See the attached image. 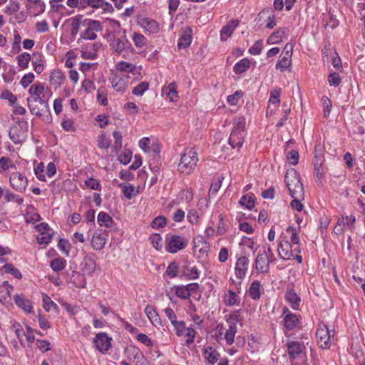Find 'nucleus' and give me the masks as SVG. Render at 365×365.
Segmentation results:
<instances>
[{
	"label": "nucleus",
	"instance_id": "f257e3e1",
	"mask_svg": "<svg viewBox=\"0 0 365 365\" xmlns=\"http://www.w3.org/2000/svg\"><path fill=\"white\" fill-rule=\"evenodd\" d=\"M198 160L197 153L194 148L186 149L181 155L178 165V171L181 173L190 174L195 169Z\"/></svg>",
	"mask_w": 365,
	"mask_h": 365
},
{
	"label": "nucleus",
	"instance_id": "f03ea898",
	"mask_svg": "<svg viewBox=\"0 0 365 365\" xmlns=\"http://www.w3.org/2000/svg\"><path fill=\"white\" fill-rule=\"evenodd\" d=\"M284 181L292 198H304V192L303 185L296 171L287 172Z\"/></svg>",
	"mask_w": 365,
	"mask_h": 365
},
{
	"label": "nucleus",
	"instance_id": "7ed1b4c3",
	"mask_svg": "<svg viewBox=\"0 0 365 365\" xmlns=\"http://www.w3.org/2000/svg\"><path fill=\"white\" fill-rule=\"evenodd\" d=\"M245 123V119L243 117L238 118L234 123V127L229 138V143L233 148H240L243 144Z\"/></svg>",
	"mask_w": 365,
	"mask_h": 365
},
{
	"label": "nucleus",
	"instance_id": "20e7f679",
	"mask_svg": "<svg viewBox=\"0 0 365 365\" xmlns=\"http://www.w3.org/2000/svg\"><path fill=\"white\" fill-rule=\"evenodd\" d=\"M331 331L324 322L318 324L316 331V336L319 346L322 349H328L331 345V338L334 337V333L331 334Z\"/></svg>",
	"mask_w": 365,
	"mask_h": 365
},
{
	"label": "nucleus",
	"instance_id": "39448f33",
	"mask_svg": "<svg viewBox=\"0 0 365 365\" xmlns=\"http://www.w3.org/2000/svg\"><path fill=\"white\" fill-rule=\"evenodd\" d=\"M187 246V240L180 235H172L166 237L165 249L170 253H176L185 249Z\"/></svg>",
	"mask_w": 365,
	"mask_h": 365
},
{
	"label": "nucleus",
	"instance_id": "423d86ee",
	"mask_svg": "<svg viewBox=\"0 0 365 365\" xmlns=\"http://www.w3.org/2000/svg\"><path fill=\"white\" fill-rule=\"evenodd\" d=\"M43 97H29L27 98L28 106L33 114L38 116L41 115V112L48 108L47 101L43 100Z\"/></svg>",
	"mask_w": 365,
	"mask_h": 365
},
{
	"label": "nucleus",
	"instance_id": "0eeeda50",
	"mask_svg": "<svg viewBox=\"0 0 365 365\" xmlns=\"http://www.w3.org/2000/svg\"><path fill=\"white\" fill-rule=\"evenodd\" d=\"M270 262H272V259L269 258L267 253L264 250L259 251L255 259V268L259 273H267Z\"/></svg>",
	"mask_w": 365,
	"mask_h": 365
},
{
	"label": "nucleus",
	"instance_id": "6e6552de",
	"mask_svg": "<svg viewBox=\"0 0 365 365\" xmlns=\"http://www.w3.org/2000/svg\"><path fill=\"white\" fill-rule=\"evenodd\" d=\"M80 6L83 9L91 6L94 9H102L105 12H113L112 5L105 0H80Z\"/></svg>",
	"mask_w": 365,
	"mask_h": 365
},
{
	"label": "nucleus",
	"instance_id": "1a4fd4ad",
	"mask_svg": "<svg viewBox=\"0 0 365 365\" xmlns=\"http://www.w3.org/2000/svg\"><path fill=\"white\" fill-rule=\"evenodd\" d=\"M108 237V233L106 230H98L95 231L91 242L92 247L95 250H101L106 243Z\"/></svg>",
	"mask_w": 365,
	"mask_h": 365
},
{
	"label": "nucleus",
	"instance_id": "9d476101",
	"mask_svg": "<svg viewBox=\"0 0 365 365\" xmlns=\"http://www.w3.org/2000/svg\"><path fill=\"white\" fill-rule=\"evenodd\" d=\"M11 186L19 192H24L27 186V178L20 173H13L9 178Z\"/></svg>",
	"mask_w": 365,
	"mask_h": 365
},
{
	"label": "nucleus",
	"instance_id": "9b49d317",
	"mask_svg": "<svg viewBox=\"0 0 365 365\" xmlns=\"http://www.w3.org/2000/svg\"><path fill=\"white\" fill-rule=\"evenodd\" d=\"M110 340L111 339L106 334L99 333L93 339V343L99 351L103 352L108 351L110 347Z\"/></svg>",
	"mask_w": 365,
	"mask_h": 365
},
{
	"label": "nucleus",
	"instance_id": "f8f14e48",
	"mask_svg": "<svg viewBox=\"0 0 365 365\" xmlns=\"http://www.w3.org/2000/svg\"><path fill=\"white\" fill-rule=\"evenodd\" d=\"M9 135L15 144H19L26 140V131L19 125H14L9 130Z\"/></svg>",
	"mask_w": 365,
	"mask_h": 365
},
{
	"label": "nucleus",
	"instance_id": "ddd939ff",
	"mask_svg": "<svg viewBox=\"0 0 365 365\" xmlns=\"http://www.w3.org/2000/svg\"><path fill=\"white\" fill-rule=\"evenodd\" d=\"M317 151L318 146H316L314 165L316 176L317 177L318 180L321 181L325 173V169L322 166L324 159V157L321 155V153H318Z\"/></svg>",
	"mask_w": 365,
	"mask_h": 365
},
{
	"label": "nucleus",
	"instance_id": "4468645a",
	"mask_svg": "<svg viewBox=\"0 0 365 365\" xmlns=\"http://www.w3.org/2000/svg\"><path fill=\"white\" fill-rule=\"evenodd\" d=\"M250 260L247 257H240L237 259L235 266V274L238 279H243L248 269Z\"/></svg>",
	"mask_w": 365,
	"mask_h": 365
},
{
	"label": "nucleus",
	"instance_id": "2eb2a0df",
	"mask_svg": "<svg viewBox=\"0 0 365 365\" xmlns=\"http://www.w3.org/2000/svg\"><path fill=\"white\" fill-rule=\"evenodd\" d=\"M287 351L291 359H295L305 349V346L302 342L290 341L287 343Z\"/></svg>",
	"mask_w": 365,
	"mask_h": 365
},
{
	"label": "nucleus",
	"instance_id": "dca6fc26",
	"mask_svg": "<svg viewBox=\"0 0 365 365\" xmlns=\"http://www.w3.org/2000/svg\"><path fill=\"white\" fill-rule=\"evenodd\" d=\"M283 315H284V326L287 329L292 330L297 326L299 319L297 314L292 313L287 308H284Z\"/></svg>",
	"mask_w": 365,
	"mask_h": 365
},
{
	"label": "nucleus",
	"instance_id": "f3484780",
	"mask_svg": "<svg viewBox=\"0 0 365 365\" xmlns=\"http://www.w3.org/2000/svg\"><path fill=\"white\" fill-rule=\"evenodd\" d=\"M230 327L229 329L226 331L225 339L227 344L231 345L234 342L235 336L237 332V317L230 315Z\"/></svg>",
	"mask_w": 365,
	"mask_h": 365
},
{
	"label": "nucleus",
	"instance_id": "a211bd4d",
	"mask_svg": "<svg viewBox=\"0 0 365 365\" xmlns=\"http://www.w3.org/2000/svg\"><path fill=\"white\" fill-rule=\"evenodd\" d=\"M240 24L239 20L233 19L229 21L220 31V37L222 41H226L232 34L235 29Z\"/></svg>",
	"mask_w": 365,
	"mask_h": 365
},
{
	"label": "nucleus",
	"instance_id": "6ab92c4d",
	"mask_svg": "<svg viewBox=\"0 0 365 365\" xmlns=\"http://www.w3.org/2000/svg\"><path fill=\"white\" fill-rule=\"evenodd\" d=\"M192 31L190 27L185 28L178 43V48H185L190 45L192 42Z\"/></svg>",
	"mask_w": 365,
	"mask_h": 365
},
{
	"label": "nucleus",
	"instance_id": "aec40b11",
	"mask_svg": "<svg viewBox=\"0 0 365 365\" xmlns=\"http://www.w3.org/2000/svg\"><path fill=\"white\" fill-rule=\"evenodd\" d=\"M65 79V76L63 72L60 70H54L51 72L49 81L51 85L54 86L55 88H58L61 86L63 81Z\"/></svg>",
	"mask_w": 365,
	"mask_h": 365
},
{
	"label": "nucleus",
	"instance_id": "412c9836",
	"mask_svg": "<svg viewBox=\"0 0 365 365\" xmlns=\"http://www.w3.org/2000/svg\"><path fill=\"white\" fill-rule=\"evenodd\" d=\"M287 31L288 30L286 28L278 29L268 38L267 43L269 44H274L281 42Z\"/></svg>",
	"mask_w": 365,
	"mask_h": 365
},
{
	"label": "nucleus",
	"instance_id": "4be33fe9",
	"mask_svg": "<svg viewBox=\"0 0 365 365\" xmlns=\"http://www.w3.org/2000/svg\"><path fill=\"white\" fill-rule=\"evenodd\" d=\"M285 298L287 301L291 304L292 309H298L301 299L293 289H289L286 292Z\"/></svg>",
	"mask_w": 365,
	"mask_h": 365
},
{
	"label": "nucleus",
	"instance_id": "5701e85b",
	"mask_svg": "<svg viewBox=\"0 0 365 365\" xmlns=\"http://www.w3.org/2000/svg\"><path fill=\"white\" fill-rule=\"evenodd\" d=\"M14 302L19 308H21L26 312H31L33 307L30 300L21 296L16 295L14 297Z\"/></svg>",
	"mask_w": 365,
	"mask_h": 365
},
{
	"label": "nucleus",
	"instance_id": "b1692460",
	"mask_svg": "<svg viewBox=\"0 0 365 365\" xmlns=\"http://www.w3.org/2000/svg\"><path fill=\"white\" fill-rule=\"evenodd\" d=\"M289 242H285L284 243L280 242L278 246V252L279 255L281 258L284 259H289L294 257L292 250H289L287 248L290 247Z\"/></svg>",
	"mask_w": 365,
	"mask_h": 365
},
{
	"label": "nucleus",
	"instance_id": "393cba45",
	"mask_svg": "<svg viewBox=\"0 0 365 365\" xmlns=\"http://www.w3.org/2000/svg\"><path fill=\"white\" fill-rule=\"evenodd\" d=\"M127 43H128V41L125 38V37L122 38H114L110 43V46L112 47L114 52L120 54L125 49Z\"/></svg>",
	"mask_w": 365,
	"mask_h": 365
},
{
	"label": "nucleus",
	"instance_id": "a878e982",
	"mask_svg": "<svg viewBox=\"0 0 365 365\" xmlns=\"http://www.w3.org/2000/svg\"><path fill=\"white\" fill-rule=\"evenodd\" d=\"M219 353L212 347H207L205 349L204 357L211 364H214L219 359Z\"/></svg>",
	"mask_w": 365,
	"mask_h": 365
},
{
	"label": "nucleus",
	"instance_id": "bb28decb",
	"mask_svg": "<svg viewBox=\"0 0 365 365\" xmlns=\"http://www.w3.org/2000/svg\"><path fill=\"white\" fill-rule=\"evenodd\" d=\"M45 87L43 83H38L31 86L29 89L31 97H44Z\"/></svg>",
	"mask_w": 365,
	"mask_h": 365
},
{
	"label": "nucleus",
	"instance_id": "cd10ccee",
	"mask_svg": "<svg viewBox=\"0 0 365 365\" xmlns=\"http://www.w3.org/2000/svg\"><path fill=\"white\" fill-rule=\"evenodd\" d=\"M71 280L76 287L79 288H84L86 284L85 277L78 272H73Z\"/></svg>",
	"mask_w": 365,
	"mask_h": 365
},
{
	"label": "nucleus",
	"instance_id": "c85d7f7f",
	"mask_svg": "<svg viewBox=\"0 0 365 365\" xmlns=\"http://www.w3.org/2000/svg\"><path fill=\"white\" fill-rule=\"evenodd\" d=\"M260 282L259 281H254L250 287L249 293L252 299L257 300L260 298Z\"/></svg>",
	"mask_w": 365,
	"mask_h": 365
},
{
	"label": "nucleus",
	"instance_id": "c756f323",
	"mask_svg": "<svg viewBox=\"0 0 365 365\" xmlns=\"http://www.w3.org/2000/svg\"><path fill=\"white\" fill-rule=\"evenodd\" d=\"M97 220L101 226L104 225L106 227H110L113 223V220L110 215L104 212H101L98 214Z\"/></svg>",
	"mask_w": 365,
	"mask_h": 365
},
{
	"label": "nucleus",
	"instance_id": "7c9ffc66",
	"mask_svg": "<svg viewBox=\"0 0 365 365\" xmlns=\"http://www.w3.org/2000/svg\"><path fill=\"white\" fill-rule=\"evenodd\" d=\"M145 312L150 322L155 326L157 323L160 322V319L159 318L158 313L153 308V307L147 306L145 309Z\"/></svg>",
	"mask_w": 365,
	"mask_h": 365
},
{
	"label": "nucleus",
	"instance_id": "2f4dec72",
	"mask_svg": "<svg viewBox=\"0 0 365 365\" xmlns=\"http://www.w3.org/2000/svg\"><path fill=\"white\" fill-rule=\"evenodd\" d=\"M250 61L247 58H243L235 65L234 71L236 73H242L250 68Z\"/></svg>",
	"mask_w": 365,
	"mask_h": 365
},
{
	"label": "nucleus",
	"instance_id": "473e14b6",
	"mask_svg": "<svg viewBox=\"0 0 365 365\" xmlns=\"http://www.w3.org/2000/svg\"><path fill=\"white\" fill-rule=\"evenodd\" d=\"M83 270L89 274L93 273L96 269V262L91 257H86L82 263Z\"/></svg>",
	"mask_w": 365,
	"mask_h": 365
},
{
	"label": "nucleus",
	"instance_id": "72a5a7b5",
	"mask_svg": "<svg viewBox=\"0 0 365 365\" xmlns=\"http://www.w3.org/2000/svg\"><path fill=\"white\" fill-rule=\"evenodd\" d=\"M43 307L46 312H48L51 308H53L57 312L59 311L58 306L45 294H43Z\"/></svg>",
	"mask_w": 365,
	"mask_h": 365
},
{
	"label": "nucleus",
	"instance_id": "f704fd0d",
	"mask_svg": "<svg viewBox=\"0 0 365 365\" xmlns=\"http://www.w3.org/2000/svg\"><path fill=\"white\" fill-rule=\"evenodd\" d=\"M66 265V261L63 258H56L51 260V267L55 272H59L63 270Z\"/></svg>",
	"mask_w": 365,
	"mask_h": 365
},
{
	"label": "nucleus",
	"instance_id": "c9c22d12",
	"mask_svg": "<svg viewBox=\"0 0 365 365\" xmlns=\"http://www.w3.org/2000/svg\"><path fill=\"white\" fill-rule=\"evenodd\" d=\"M83 25H86L88 29L94 32L101 31L103 29L101 22L96 20L86 19Z\"/></svg>",
	"mask_w": 365,
	"mask_h": 365
},
{
	"label": "nucleus",
	"instance_id": "e433bc0d",
	"mask_svg": "<svg viewBox=\"0 0 365 365\" xmlns=\"http://www.w3.org/2000/svg\"><path fill=\"white\" fill-rule=\"evenodd\" d=\"M142 26L148 31L155 33L158 30V25L154 20L145 19L143 20Z\"/></svg>",
	"mask_w": 365,
	"mask_h": 365
},
{
	"label": "nucleus",
	"instance_id": "4c0bfd02",
	"mask_svg": "<svg viewBox=\"0 0 365 365\" xmlns=\"http://www.w3.org/2000/svg\"><path fill=\"white\" fill-rule=\"evenodd\" d=\"M34 58H36L35 60L32 61V64L34 66V70L37 73H41L43 71V65L41 63V56L39 53H34Z\"/></svg>",
	"mask_w": 365,
	"mask_h": 365
},
{
	"label": "nucleus",
	"instance_id": "58836bf2",
	"mask_svg": "<svg viewBox=\"0 0 365 365\" xmlns=\"http://www.w3.org/2000/svg\"><path fill=\"white\" fill-rule=\"evenodd\" d=\"M225 304L227 306H233L235 304H237L239 302L237 301V296L233 292L230 290L227 294L224 297Z\"/></svg>",
	"mask_w": 365,
	"mask_h": 365
},
{
	"label": "nucleus",
	"instance_id": "ea45409f",
	"mask_svg": "<svg viewBox=\"0 0 365 365\" xmlns=\"http://www.w3.org/2000/svg\"><path fill=\"white\" fill-rule=\"evenodd\" d=\"M291 57L284 55V56L279 60L276 64V68L284 71L291 66Z\"/></svg>",
	"mask_w": 365,
	"mask_h": 365
},
{
	"label": "nucleus",
	"instance_id": "a19ab883",
	"mask_svg": "<svg viewBox=\"0 0 365 365\" xmlns=\"http://www.w3.org/2000/svg\"><path fill=\"white\" fill-rule=\"evenodd\" d=\"M3 269H4V271L6 272L10 273L16 279H20L22 278V275H21L20 271L18 269L15 268L12 264H10V263L5 264L3 266Z\"/></svg>",
	"mask_w": 365,
	"mask_h": 365
},
{
	"label": "nucleus",
	"instance_id": "79ce46f5",
	"mask_svg": "<svg viewBox=\"0 0 365 365\" xmlns=\"http://www.w3.org/2000/svg\"><path fill=\"white\" fill-rule=\"evenodd\" d=\"M184 274L189 279H195L199 277L198 269L196 267H190L188 266L184 267Z\"/></svg>",
	"mask_w": 365,
	"mask_h": 365
},
{
	"label": "nucleus",
	"instance_id": "37998d69",
	"mask_svg": "<svg viewBox=\"0 0 365 365\" xmlns=\"http://www.w3.org/2000/svg\"><path fill=\"white\" fill-rule=\"evenodd\" d=\"M17 60L19 67L26 68L31 60V56L28 53H23L18 56Z\"/></svg>",
	"mask_w": 365,
	"mask_h": 365
},
{
	"label": "nucleus",
	"instance_id": "c03bdc74",
	"mask_svg": "<svg viewBox=\"0 0 365 365\" xmlns=\"http://www.w3.org/2000/svg\"><path fill=\"white\" fill-rule=\"evenodd\" d=\"M165 93L170 101H175L178 98V92L175 88V83H171L165 88Z\"/></svg>",
	"mask_w": 365,
	"mask_h": 365
},
{
	"label": "nucleus",
	"instance_id": "a18cd8bd",
	"mask_svg": "<svg viewBox=\"0 0 365 365\" xmlns=\"http://www.w3.org/2000/svg\"><path fill=\"white\" fill-rule=\"evenodd\" d=\"M120 186L122 187V190H123L124 195L128 199H131L138 192V191L135 190V187L133 185H123L121 184Z\"/></svg>",
	"mask_w": 365,
	"mask_h": 365
},
{
	"label": "nucleus",
	"instance_id": "49530a36",
	"mask_svg": "<svg viewBox=\"0 0 365 365\" xmlns=\"http://www.w3.org/2000/svg\"><path fill=\"white\" fill-rule=\"evenodd\" d=\"M149 88L148 82H141L133 89V94L135 96H142Z\"/></svg>",
	"mask_w": 365,
	"mask_h": 365
},
{
	"label": "nucleus",
	"instance_id": "de8ad7c7",
	"mask_svg": "<svg viewBox=\"0 0 365 365\" xmlns=\"http://www.w3.org/2000/svg\"><path fill=\"white\" fill-rule=\"evenodd\" d=\"M135 68V65L125 61H121L117 65V69L122 72H133Z\"/></svg>",
	"mask_w": 365,
	"mask_h": 365
},
{
	"label": "nucleus",
	"instance_id": "09e8293b",
	"mask_svg": "<svg viewBox=\"0 0 365 365\" xmlns=\"http://www.w3.org/2000/svg\"><path fill=\"white\" fill-rule=\"evenodd\" d=\"M240 203L248 210H251L255 205V201L250 195L242 196L240 200Z\"/></svg>",
	"mask_w": 365,
	"mask_h": 365
},
{
	"label": "nucleus",
	"instance_id": "8fccbe9b",
	"mask_svg": "<svg viewBox=\"0 0 365 365\" xmlns=\"http://www.w3.org/2000/svg\"><path fill=\"white\" fill-rule=\"evenodd\" d=\"M61 126L65 130L68 132H73L76 130L74 121L71 118H63L61 122Z\"/></svg>",
	"mask_w": 365,
	"mask_h": 365
},
{
	"label": "nucleus",
	"instance_id": "3c124183",
	"mask_svg": "<svg viewBox=\"0 0 365 365\" xmlns=\"http://www.w3.org/2000/svg\"><path fill=\"white\" fill-rule=\"evenodd\" d=\"M81 21L80 16H76L72 19L71 32L73 36H76L78 34L81 27Z\"/></svg>",
	"mask_w": 365,
	"mask_h": 365
},
{
	"label": "nucleus",
	"instance_id": "603ef678",
	"mask_svg": "<svg viewBox=\"0 0 365 365\" xmlns=\"http://www.w3.org/2000/svg\"><path fill=\"white\" fill-rule=\"evenodd\" d=\"M133 41L138 48H143L145 44V38L143 34L139 33H134L133 36Z\"/></svg>",
	"mask_w": 365,
	"mask_h": 365
},
{
	"label": "nucleus",
	"instance_id": "864d4df0",
	"mask_svg": "<svg viewBox=\"0 0 365 365\" xmlns=\"http://www.w3.org/2000/svg\"><path fill=\"white\" fill-rule=\"evenodd\" d=\"M0 172H4L7 170L9 168H15V165H14L11 163V160H10V158L6 157H2L0 158Z\"/></svg>",
	"mask_w": 365,
	"mask_h": 365
},
{
	"label": "nucleus",
	"instance_id": "5fc2aeb1",
	"mask_svg": "<svg viewBox=\"0 0 365 365\" xmlns=\"http://www.w3.org/2000/svg\"><path fill=\"white\" fill-rule=\"evenodd\" d=\"M52 239V234H50L48 232L45 233L40 234L39 236L36 237V240L40 245H48Z\"/></svg>",
	"mask_w": 365,
	"mask_h": 365
},
{
	"label": "nucleus",
	"instance_id": "6e6d98bb",
	"mask_svg": "<svg viewBox=\"0 0 365 365\" xmlns=\"http://www.w3.org/2000/svg\"><path fill=\"white\" fill-rule=\"evenodd\" d=\"M85 185L87 187L95 190H100L101 188L99 182L93 178L87 179L85 181Z\"/></svg>",
	"mask_w": 365,
	"mask_h": 365
},
{
	"label": "nucleus",
	"instance_id": "4d7b16f0",
	"mask_svg": "<svg viewBox=\"0 0 365 365\" xmlns=\"http://www.w3.org/2000/svg\"><path fill=\"white\" fill-rule=\"evenodd\" d=\"M175 294L178 297L184 299H189L190 297L185 286L177 287L175 288Z\"/></svg>",
	"mask_w": 365,
	"mask_h": 365
},
{
	"label": "nucleus",
	"instance_id": "13d9d810",
	"mask_svg": "<svg viewBox=\"0 0 365 365\" xmlns=\"http://www.w3.org/2000/svg\"><path fill=\"white\" fill-rule=\"evenodd\" d=\"M262 49V41L258 40L257 41L253 46H252L250 49L249 52L252 55H259Z\"/></svg>",
	"mask_w": 365,
	"mask_h": 365
},
{
	"label": "nucleus",
	"instance_id": "bf43d9fd",
	"mask_svg": "<svg viewBox=\"0 0 365 365\" xmlns=\"http://www.w3.org/2000/svg\"><path fill=\"white\" fill-rule=\"evenodd\" d=\"M20 9V4L17 1L10 2L5 8V12L9 15L18 11Z\"/></svg>",
	"mask_w": 365,
	"mask_h": 365
},
{
	"label": "nucleus",
	"instance_id": "052dcab7",
	"mask_svg": "<svg viewBox=\"0 0 365 365\" xmlns=\"http://www.w3.org/2000/svg\"><path fill=\"white\" fill-rule=\"evenodd\" d=\"M178 268V264L175 262H173L168 267L166 273L170 277H175L177 276Z\"/></svg>",
	"mask_w": 365,
	"mask_h": 365
},
{
	"label": "nucleus",
	"instance_id": "680f3d73",
	"mask_svg": "<svg viewBox=\"0 0 365 365\" xmlns=\"http://www.w3.org/2000/svg\"><path fill=\"white\" fill-rule=\"evenodd\" d=\"M178 336H182L186 330L185 324L183 321H177L173 324Z\"/></svg>",
	"mask_w": 365,
	"mask_h": 365
},
{
	"label": "nucleus",
	"instance_id": "e2e57ef3",
	"mask_svg": "<svg viewBox=\"0 0 365 365\" xmlns=\"http://www.w3.org/2000/svg\"><path fill=\"white\" fill-rule=\"evenodd\" d=\"M44 171V165L43 163H40L37 165V166L34 168V172L36 178L41 181H45V175H43Z\"/></svg>",
	"mask_w": 365,
	"mask_h": 365
},
{
	"label": "nucleus",
	"instance_id": "0e129e2a",
	"mask_svg": "<svg viewBox=\"0 0 365 365\" xmlns=\"http://www.w3.org/2000/svg\"><path fill=\"white\" fill-rule=\"evenodd\" d=\"M113 136L115 139L114 143H113V148L115 150H118L122 147V135L121 133L119 131H114L113 133Z\"/></svg>",
	"mask_w": 365,
	"mask_h": 365
},
{
	"label": "nucleus",
	"instance_id": "69168bd1",
	"mask_svg": "<svg viewBox=\"0 0 365 365\" xmlns=\"http://www.w3.org/2000/svg\"><path fill=\"white\" fill-rule=\"evenodd\" d=\"M150 241L153 246L156 250H160L162 247V237L159 234H154L150 236Z\"/></svg>",
	"mask_w": 365,
	"mask_h": 365
},
{
	"label": "nucleus",
	"instance_id": "338daca9",
	"mask_svg": "<svg viewBox=\"0 0 365 365\" xmlns=\"http://www.w3.org/2000/svg\"><path fill=\"white\" fill-rule=\"evenodd\" d=\"M166 224V219L163 216H158L155 217L151 222V226L153 228L158 229L163 227Z\"/></svg>",
	"mask_w": 365,
	"mask_h": 365
},
{
	"label": "nucleus",
	"instance_id": "774afa93",
	"mask_svg": "<svg viewBox=\"0 0 365 365\" xmlns=\"http://www.w3.org/2000/svg\"><path fill=\"white\" fill-rule=\"evenodd\" d=\"M34 74L33 73H29L23 76L21 80V84L24 88H26L30 83L34 80Z\"/></svg>",
	"mask_w": 365,
	"mask_h": 365
}]
</instances>
